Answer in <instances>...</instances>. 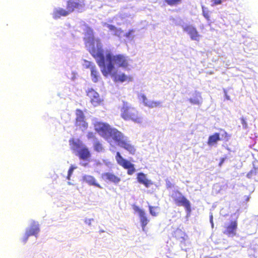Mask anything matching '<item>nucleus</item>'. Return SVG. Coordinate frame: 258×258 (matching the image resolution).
Masks as SVG:
<instances>
[{
  "label": "nucleus",
  "instance_id": "1",
  "mask_svg": "<svg viewBox=\"0 0 258 258\" xmlns=\"http://www.w3.org/2000/svg\"><path fill=\"white\" fill-rule=\"evenodd\" d=\"M92 55L96 59L99 66L101 68V72L104 76L110 74L114 69V65L117 67L126 69L129 66V58L127 56L118 54L113 55L110 52L105 56L103 50L101 49L97 51L92 50Z\"/></svg>",
  "mask_w": 258,
  "mask_h": 258
},
{
  "label": "nucleus",
  "instance_id": "2",
  "mask_svg": "<svg viewBox=\"0 0 258 258\" xmlns=\"http://www.w3.org/2000/svg\"><path fill=\"white\" fill-rule=\"evenodd\" d=\"M120 117L125 121H131L135 123L143 122V117L138 109L127 101H123L120 108Z\"/></svg>",
  "mask_w": 258,
  "mask_h": 258
},
{
  "label": "nucleus",
  "instance_id": "3",
  "mask_svg": "<svg viewBox=\"0 0 258 258\" xmlns=\"http://www.w3.org/2000/svg\"><path fill=\"white\" fill-rule=\"evenodd\" d=\"M108 139L112 140L119 146L127 150L130 154H135L136 149L127 141L123 134L115 128H112L108 135Z\"/></svg>",
  "mask_w": 258,
  "mask_h": 258
},
{
  "label": "nucleus",
  "instance_id": "4",
  "mask_svg": "<svg viewBox=\"0 0 258 258\" xmlns=\"http://www.w3.org/2000/svg\"><path fill=\"white\" fill-rule=\"evenodd\" d=\"M172 197L176 205L184 207L187 212L191 211L189 201L180 192L176 191L174 194L172 195Z\"/></svg>",
  "mask_w": 258,
  "mask_h": 258
},
{
  "label": "nucleus",
  "instance_id": "5",
  "mask_svg": "<svg viewBox=\"0 0 258 258\" xmlns=\"http://www.w3.org/2000/svg\"><path fill=\"white\" fill-rule=\"evenodd\" d=\"M94 128L102 137L108 140V135L112 128L109 124L100 121L96 122L94 123Z\"/></svg>",
  "mask_w": 258,
  "mask_h": 258
},
{
  "label": "nucleus",
  "instance_id": "6",
  "mask_svg": "<svg viewBox=\"0 0 258 258\" xmlns=\"http://www.w3.org/2000/svg\"><path fill=\"white\" fill-rule=\"evenodd\" d=\"M115 159L117 163L119 165L122 166L124 169L127 170V173L128 175H132L135 172L136 169L135 165L130 161L124 159L119 152H117L116 153Z\"/></svg>",
  "mask_w": 258,
  "mask_h": 258
},
{
  "label": "nucleus",
  "instance_id": "7",
  "mask_svg": "<svg viewBox=\"0 0 258 258\" xmlns=\"http://www.w3.org/2000/svg\"><path fill=\"white\" fill-rule=\"evenodd\" d=\"M76 115L75 125L77 128L82 131L86 130L88 127V124L85 120V116L83 111L80 109H76Z\"/></svg>",
  "mask_w": 258,
  "mask_h": 258
},
{
  "label": "nucleus",
  "instance_id": "8",
  "mask_svg": "<svg viewBox=\"0 0 258 258\" xmlns=\"http://www.w3.org/2000/svg\"><path fill=\"white\" fill-rule=\"evenodd\" d=\"M237 226V220H232L224 225L223 233L228 237H234L236 235Z\"/></svg>",
  "mask_w": 258,
  "mask_h": 258
},
{
  "label": "nucleus",
  "instance_id": "9",
  "mask_svg": "<svg viewBox=\"0 0 258 258\" xmlns=\"http://www.w3.org/2000/svg\"><path fill=\"white\" fill-rule=\"evenodd\" d=\"M87 95L89 98L91 104L94 106L100 105L103 101L99 94L93 89H89L87 91Z\"/></svg>",
  "mask_w": 258,
  "mask_h": 258
},
{
  "label": "nucleus",
  "instance_id": "10",
  "mask_svg": "<svg viewBox=\"0 0 258 258\" xmlns=\"http://www.w3.org/2000/svg\"><path fill=\"white\" fill-rule=\"evenodd\" d=\"M84 6V4L81 0H68L67 2V9L70 14L76 10H82Z\"/></svg>",
  "mask_w": 258,
  "mask_h": 258
},
{
  "label": "nucleus",
  "instance_id": "11",
  "mask_svg": "<svg viewBox=\"0 0 258 258\" xmlns=\"http://www.w3.org/2000/svg\"><path fill=\"white\" fill-rule=\"evenodd\" d=\"M183 29L190 36L191 39L196 41L199 40L201 36L195 27L192 25H186L183 27Z\"/></svg>",
  "mask_w": 258,
  "mask_h": 258
},
{
  "label": "nucleus",
  "instance_id": "12",
  "mask_svg": "<svg viewBox=\"0 0 258 258\" xmlns=\"http://www.w3.org/2000/svg\"><path fill=\"white\" fill-rule=\"evenodd\" d=\"M76 155L79 157V159L84 161L89 160L91 157V154L89 149L85 146L79 150Z\"/></svg>",
  "mask_w": 258,
  "mask_h": 258
},
{
  "label": "nucleus",
  "instance_id": "13",
  "mask_svg": "<svg viewBox=\"0 0 258 258\" xmlns=\"http://www.w3.org/2000/svg\"><path fill=\"white\" fill-rule=\"evenodd\" d=\"M39 232V228L38 225H32L26 231L25 236L23 239L24 243H26L29 236L32 235H36Z\"/></svg>",
  "mask_w": 258,
  "mask_h": 258
},
{
  "label": "nucleus",
  "instance_id": "14",
  "mask_svg": "<svg viewBox=\"0 0 258 258\" xmlns=\"http://www.w3.org/2000/svg\"><path fill=\"white\" fill-rule=\"evenodd\" d=\"M84 182L87 183L89 185H93L99 188H102V186L97 182L96 178L90 175H85L82 177Z\"/></svg>",
  "mask_w": 258,
  "mask_h": 258
},
{
  "label": "nucleus",
  "instance_id": "15",
  "mask_svg": "<svg viewBox=\"0 0 258 258\" xmlns=\"http://www.w3.org/2000/svg\"><path fill=\"white\" fill-rule=\"evenodd\" d=\"M69 144L71 149L73 151H77V152L79 150L85 146L83 142L79 139H71L69 140Z\"/></svg>",
  "mask_w": 258,
  "mask_h": 258
},
{
  "label": "nucleus",
  "instance_id": "16",
  "mask_svg": "<svg viewBox=\"0 0 258 258\" xmlns=\"http://www.w3.org/2000/svg\"><path fill=\"white\" fill-rule=\"evenodd\" d=\"M135 210L139 213L141 225L143 229H144L149 222V220L146 216L145 213L143 210L140 209L138 207H136L135 208Z\"/></svg>",
  "mask_w": 258,
  "mask_h": 258
},
{
  "label": "nucleus",
  "instance_id": "17",
  "mask_svg": "<svg viewBox=\"0 0 258 258\" xmlns=\"http://www.w3.org/2000/svg\"><path fill=\"white\" fill-rule=\"evenodd\" d=\"M102 177L109 181L117 184L120 181V178L115 175L114 173L111 172H105L102 174Z\"/></svg>",
  "mask_w": 258,
  "mask_h": 258
},
{
  "label": "nucleus",
  "instance_id": "18",
  "mask_svg": "<svg viewBox=\"0 0 258 258\" xmlns=\"http://www.w3.org/2000/svg\"><path fill=\"white\" fill-rule=\"evenodd\" d=\"M173 235L174 237L181 242H185L188 239V236L186 233L180 229H176Z\"/></svg>",
  "mask_w": 258,
  "mask_h": 258
},
{
  "label": "nucleus",
  "instance_id": "19",
  "mask_svg": "<svg viewBox=\"0 0 258 258\" xmlns=\"http://www.w3.org/2000/svg\"><path fill=\"white\" fill-rule=\"evenodd\" d=\"M137 180L140 183L144 184L146 187L152 184V182L147 178L146 175L142 173H139L137 175Z\"/></svg>",
  "mask_w": 258,
  "mask_h": 258
},
{
  "label": "nucleus",
  "instance_id": "20",
  "mask_svg": "<svg viewBox=\"0 0 258 258\" xmlns=\"http://www.w3.org/2000/svg\"><path fill=\"white\" fill-rule=\"evenodd\" d=\"M220 134L219 133H215L213 135L211 136V145L216 143L217 141L222 139L223 138L228 139L229 136L227 133L223 131V133L221 135V138H220Z\"/></svg>",
  "mask_w": 258,
  "mask_h": 258
},
{
  "label": "nucleus",
  "instance_id": "21",
  "mask_svg": "<svg viewBox=\"0 0 258 258\" xmlns=\"http://www.w3.org/2000/svg\"><path fill=\"white\" fill-rule=\"evenodd\" d=\"M70 12L68 10H64L62 8L57 9L54 10L53 13V17L54 19H58L61 16H67L70 14Z\"/></svg>",
  "mask_w": 258,
  "mask_h": 258
},
{
  "label": "nucleus",
  "instance_id": "22",
  "mask_svg": "<svg viewBox=\"0 0 258 258\" xmlns=\"http://www.w3.org/2000/svg\"><path fill=\"white\" fill-rule=\"evenodd\" d=\"M88 67H90L91 76L92 80L94 82L96 83L98 81V72L94 65H92L91 62H89Z\"/></svg>",
  "mask_w": 258,
  "mask_h": 258
},
{
  "label": "nucleus",
  "instance_id": "23",
  "mask_svg": "<svg viewBox=\"0 0 258 258\" xmlns=\"http://www.w3.org/2000/svg\"><path fill=\"white\" fill-rule=\"evenodd\" d=\"M132 78L131 76H127L124 74L122 73L114 77V81L119 82H123L124 81H131Z\"/></svg>",
  "mask_w": 258,
  "mask_h": 258
},
{
  "label": "nucleus",
  "instance_id": "24",
  "mask_svg": "<svg viewBox=\"0 0 258 258\" xmlns=\"http://www.w3.org/2000/svg\"><path fill=\"white\" fill-rule=\"evenodd\" d=\"M189 101L194 104H199L202 102V97L199 93H196L194 96L189 99Z\"/></svg>",
  "mask_w": 258,
  "mask_h": 258
},
{
  "label": "nucleus",
  "instance_id": "25",
  "mask_svg": "<svg viewBox=\"0 0 258 258\" xmlns=\"http://www.w3.org/2000/svg\"><path fill=\"white\" fill-rule=\"evenodd\" d=\"M107 27L109 29V30L114 32V34L115 35L118 36H119L120 34L123 32L121 29H117L116 27L112 25L107 24Z\"/></svg>",
  "mask_w": 258,
  "mask_h": 258
},
{
  "label": "nucleus",
  "instance_id": "26",
  "mask_svg": "<svg viewBox=\"0 0 258 258\" xmlns=\"http://www.w3.org/2000/svg\"><path fill=\"white\" fill-rule=\"evenodd\" d=\"M182 2V0H164V2L170 7L177 6L180 5Z\"/></svg>",
  "mask_w": 258,
  "mask_h": 258
},
{
  "label": "nucleus",
  "instance_id": "27",
  "mask_svg": "<svg viewBox=\"0 0 258 258\" xmlns=\"http://www.w3.org/2000/svg\"><path fill=\"white\" fill-rule=\"evenodd\" d=\"M94 149L97 152H101L103 151L102 144L98 141H96L93 145Z\"/></svg>",
  "mask_w": 258,
  "mask_h": 258
},
{
  "label": "nucleus",
  "instance_id": "28",
  "mask_svg": "<svg viewBox=\"0 0 258 258\" xmlns=\"http://www.w3.org/2000/svg\"><path fill=\"white\" fill-rule=\"evenodd\" d=\"M161 104L160 101H150L146 102V106L150 108H153L160 106Z\"/></svg>",
  "mask_w": 258,
  "mask_h": 258
},
{
  "label": "nucleus",
  "instance_id": "29",
  "mask_svg": "<svg viewBox=\"0 0 258 258\" xmlns=\"http://www.w3.org/2000/svg\"><path fill=\"white\" fill-rule=\"evenodd\" d=\"M257 173H258V169L256 167H253L252 169H251L249 171V172H248L247 173L246 176L248 178H251L254 176L256 175Z\"/></svg>",
  "mask_w": 258,
  "mask_h": 258
},
{
  "label": "nucleus",
  "instance_id": "30",
  "mask_svg": "<svg viewBox=\"0 0 258 258\" xmlns=\"http://www.w3.org/2000/svg\"><path fill=\"white\" fill-rule=\"evenodd\" d=\"M150 213L153 216H156L158 213L157 210L159 209L158 207L149 206Z\"/></svg>",
  "mask_w": 258,
  "mask_h": 258
},
{
  "label": "nucleus",
  "instance_id": "31",
  "mask_svg": "<svg viewBox=\"0 0 258 258\" xmlns=\"http://www.w3.org/2000/svg\"><path fill=\"white\" fill-rule=\"evenodd\" d=\"M85 34L88 35L90 38H93V29L89 26H86L85 30Z\"/></svg>",
  "mask_w": 258,
  "mask_h": 258
},
{
  "label": "nucleus",
  "instance_id": "32",
  "mask_svg": "<svg viewBox=\"0 0 258 258\" xmlns=\"http://www.w3.org/2000/svg\"><path fill=\"white\" fill-rule=\"evenodd\" d=\"M241 123L242 124V127L243 129H247L248 128V124L247 122V119L245 117L242 116L240 118Z\"/></svg>",
  "mask_w": 258,
  "mask_h": 258
},
{
  "label": "nucleus",
  "instance_id": "33",
  "mask_svg": "<svg viewBox=\"0 0 258 258\" xmlns=\"http://www.w3.org/2000/svg\"><path fill=\"white\" fill-rule=\"evenodd\" d=\"M134 31H135L133 29L129 30L127 33H125V34L124 35L125 37H126L127 38H130L131 37V36L133 35Z\"/></svg>",
  "mask_w": 258,
  "mask_h": 258
},
{
  "label": "nucleus",
  "instance_id": "34",
  "mask_svg": "<svg viewBox=\"0 0 258 258\" xmlns=\"http://www.w3.org/2000/svg\"><path fill=\"white\" fill-rule=\"evenodd\" d=\"M74 169V167H73V166H71L70 168V169H69V170L68 171V178L69 179H70V176L72 174V173L73 172Z\"/></svg>",
  "mask_w": 258,
  "mask_h": 258
},
{
  "label": "nucleus",
  "instance_id": "35",
  "mask_svg": "<svg viewBox=\"0 0 258 258\" xmlns=\"http://www.w3.org/2000/svg\"><path fill=\"white\" fill-rule=\"evenodd\" d=\"M203 15L204 16V17L207 18L208 20H209V13H208V12H206V11L205 10V9H204V8L203 7Z\"/></svg>",
  "mask_w": 258,
  "mask_h": 258
},
{
  "label": "nucleus",
  "instance_id": "36",
  "mask_svg": "<svg viewBox=\"0 0 258 258\" xmlns=\"http://www.w3.org/2000/svg\"><path fill=\"white\" fill-rule=\"evenodd\" d=\"M221 0H213V5H219L221 4Z\"/></svg>",
  "mask_w": 258,
  "mask_h": 258
},
{
  "label": "nucleus",
  "instance_id": "37",
  "mask_svg": "<svg viewBox=\"0 0 258 258\" xmlns=\"http://www.w3.org/2000/svg\"><path fill=\"white\" fill-rule=\"evenodd\" d=\"M87 136H88V138L89 139H90V138L94 139V138H95V137L93 133H92V132H89L88 133Z\"/></svg>",
  "mask_w": 258,
  "mask_h": 258
},
{
  "label": "nucleus",
  "instance_id": "38",
  "mask_svg": "<svg viewBox=\"0 0 258 258\" xmlns=\"http://www.w3.org/2000/svg\"><path fill=\"white\" fill-rule=\"evenodd\" d=\"M142 99H143V102L144 105L146 106V102H147L148 101H150L148 100L147 99V98H146V97L145 95H143L142 96Z\"/></svg>",
  "mask_w": 258,
  "mask_h": 258
},
{
  "label": "nucleus",
  "instance_id": "39",
  "mask_svg": "<svg viewBox=\"0 0 258 258\" xmlns=\"http://www.w3.org/2000/svg\"><path fill=\"white\" fill-rule=\"evenodd\" d=\"M224 159L222 158L221 161V162H220V165L222 164V163L224 162Z\"/></svg>",
  "mask_w": 258,
  "mask_h": 258
},
{
  "label": "nucleus",
  "instance_id": "40",
  "mask_svg": "<svg viewBox=\"0 0 258 258\" xmlns=\"http://www.w3.org/2000/svg\"><path fill=\"white\" fill-rule=\"evenodd\" d=\"M212 216H211V223H212V227H213V224L212 223Z\"/></svg>",
  "mask_w": 258,
  "mask_h": 258
}]
</instances>
